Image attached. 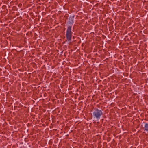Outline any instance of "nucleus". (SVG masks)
<instances>
[{
  "label": "nucleus",
  "mask_w": 148,
  "mask_h": 148,
  "mask_svg": "<svg viewBox=\"0 0 148 148\" xmlns=\"http://www.w3.org/2000/svg\"><path fill=\"white\" fill-rule=\"evenodd\" d=\"M93 116L94 118L99 119L103 115V113L102 111L98 108H95L93 113Z\"/></svg>",
  "instance_id": "2"
},
{
  "label": "nucleus",
  "mask_w": 148,
  "mask_h": 148,
  "mask_svg": "<svg viewBox=\"0 0 148 148\" xmlns=\"http://www.w3.org/2000/svg\"><path fill=\"white\" fill-rule=\"evenodd\" d=\"M81 42V41L78 42V43H79Z\"/></svg>",
  "instance_id": "5"
},
{
  "label": "nucleus",
  "mask_w": 148,
  "mask_h": 148,
  "mask_svg": "<svg viewBox=\"0 0 148 148\" xmlns=\"http://www.w3.org/2000/svg\"><path fill=\"white\" fill-rule=\"evenodd\" d=\"M141 32H142V31H139V34H140V33H141Z\"/></svg>",
  "instance_id": "4"
},
{
  "label": "nucleus",
  "mask_w": 148,
  "mask_h": 148,
  "mask_svg": "<svg viewBox=\"0 0 148 148\" xmlns=\"http://www.w3.org/2000/svg\"><path fill=\"white\" fill-rule=\"evenodd\" d=\"M75 16L73 15L72 16H70L69 18V21L67 22V24L69 25L68 26L66 32V37L67 40L68 41H70L71 40L72 36V26L74 23V21L73 19L74 17Z\"/></svg>",
  "instance_id": "1"
},
{
  "label": "nucleus",
  "mask_w": 148,
  "mask_h": 148,
  "mask_svg": "<svg viewBox=\"0 0 148 148\" xmlns=\"http://www.w3.org/2000/svg\"><path fill=\"white\" fill-rule=\"evenodd\" d=\"M144 124V129L145 130L148 131V123H143Z\"/></svg>",
  "instance_id": "3"
},
{
  "label": "nucleus",
  "mask_w": 148,
  "mask_h": 148,
  "mask_svg": "<svg viewBox=\"0 0 148 148\" xmlns=\"http://www.w3.org/2000/svg\"><path fill=\"white\" fill-rule=\"evenodd\" d=\"M84 43H83L82 44V45L83 46L84 45Z\"/></svg>",
  "instance_id": "6"
}]
</instances>
